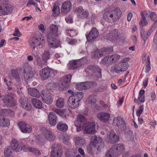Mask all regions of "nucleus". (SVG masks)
<instances>
[{"label":"nucleus","mask_w":157,"mask_h":157,"mask_svg":"<svg viewBox=\"0 0 157 157\" xmlns=\"http://www.w3.org/2000/svg\"><path fill=\"white\" fill-rule=\"evenodd\" d=\"M74 124L78 132L81 130V128L85 133L93 134L96 131L95 123L86 122V119L82 115H80L77 117V120L74 122Z\"/></svg>","instance_id":"f257e3e1"},{"label":"nucleus","mask_w":157,"mask_h":157,"mask_svg":"<svg viewBox=\"0 0 157 157\" xmlns=\"http://www.w3.org/2000/svg\"><path fill=\"white\" fill-rule=\"evenodd\" d=\"M58 26L52 24L50 26V31L48 34L47 41L49 47L56 48L59 46L60 41L57 39V33Z\"/></svg>","instance_id":"f03ea898"},{"label":"nucleus","mask_w":157,"mask_h":157,"mask_svg":"<svg viewBox=\"0 0 157 157\" xmlns=\"http://www.w3.org/2000/svg\"><path fill=\"white\" fill-rule=\"evenodd\" d=\"M104 146V142L101 138L95 136L91 137L90 144L86 147V151L90 154H94L96 150L100 151Z\"/></svg>","instance_id":"7ed1b4c3"},{"label":"nucleus","mask_w":157,"mask_h":157,"mask_svg":"<svg viewBox=\"0 0 157 157\" xmlns=\"http://www.w3.org/2000/svg\"><path fill=\"white\" fill-rule=\"evenodd\" d=\"M68 92L71 94L68 101V105L72 108H75L79 105V102L82 98L83 95L82 92H74L71 90H68Z\"/></svg>","instance_id":"20e7f679"},{"label":"nucleus","mask_w":157,"mask_h":157,"mask_svg":"<svg viewBox=\"0 0 157 157\" xmlns=\"http://www.w3.org/2000/svg\"><path fill=\"white\" fill-rule=\"evenodd\" d=\"M121 13L120 10L106 11L104 13L103 18L109 22L114 21L119 18Z\"/></svg>","instance_id":"39448f33"},{"label":"nucleus","mask_w":157,"mask_h":157,"mask_svg":"<svg viewBox=\"0 0 157 157\" xmlns=\"http://www.w3.org/2000/svg\"><path fill=\"white\" fill-rule=\"evenodd\" d=\"M127 61L126 59L122 60L121 62L112 67L111 71L117 74L125 71L129 67V64L127 62Z\"/></svg>","instance_id":"423d86ee"},{"label":"nucleus","mask_w":157,"mask_h":157,"mask_svg":"<svg viewBox=\"0 0 157 157\" xmlns=\"http://www.w3.org/2000/svg\"><path fill=\"white\" fill-rule=\"evenodd\" d=\"M45 43L44 37L40 35L36 38L32 37L30 38L29 41V44L33 50L37 48L38 46H42Z\"/></svg>","instance_id":"0eeeda50"},{"label":"nucleus","mask_w":157,"mask_h":157,"mask_svg":"<svg viewBox=\"0 0 157 157\" xmlns=\"http://www.w3.org/2000/svg\"><path fill=\"white\" fill-rule=\"evenodd\" d=\"M113 125L118 131H124L126 128V124L123 119L120 117H114L113 120Z\"/></svg>","instance_id":"6e6552de"},{"label":"nucleus","mask_w":157,"mask_h":157,"mask_svg":"<svg viewBox=\"0 0 157 157\" xmlns=\"http://www.w3.org/2000/svg\"><path fill=\"white\" fill-rule=\"evenodd\" d=\"M2 112L5 113H8L10 116L13 115L14 112L10 109H5L0 110V126L2 127H7L10 125L9 120L1 116L2 115H3V114H1Z\"/></svg>","instance_id":"1a4fd4ad"},{"label":"nucleus","mask_w":157,"mask_h":157,"mask_svg":"<svg viewBox=\"0 0 157 157\" xmlns=\"http://www.w3.org/2000/svg\"><path fill=\"white\" fill-rule=\"evenodd\" d=\"M50 157H61L62 151L61 145L58 144H52L51 148Z\"/></svg>","instance_id":"9d476101"},{"label":"nucleus","mask_w":157,"mask_h":157,"mask_svg":"<svg viewBox=\"0 0 157 157\" xmlns=\"http://www.w3.org/2000/svg\"><path fill=\"white\" fill-rule=\"evenodd\" d=\"M13 10V7L7 3H4L0 6V14L4 15L10 14L12 13Z\"/></svg>","instance_id":"9b49d317"},{"label":"nucleus","mask_w":157,"mask_h":157,"mask_svg":"<svg viewBox=\"0 0 157 157\" xmlns=\"http://www.w3.org/2000/svg\"><path fill=\"white\" fill-rule=\"evenodd\" d=\"M75 11L78 17L82 19L87 18L89 15L88 11L84 10L82 6H79L75 8Z\"/></svg>","instance_id":"f8f14e48"},{"label":"nucleus","mask_w":157,"mask_h":157,"mask_svg":"<svg viewBox=\"0 0 157 157\" xmlns=\"http://www.w3.org/2000/svg\"><path fill=\"white\" fill-rule=\"evenodd\" d=\"M3 100L7 106H13L15 105V101L13 94H11L4 96Z\"/></svg>","instance_id":"ddd939ff"},{"label":"nucleus","mask_w":157,"mask_h":157,"mask_svg":"<svg viewBox=\"0 0 157 157\" xmlns=\"http://www.w3.org/2000/svg\"><path fill=\"white\" fill-rule=\"evenodd\" d=\"M21 70L18 69H12L10 71V76L15 79L17 83H19L21 79Z\"/></svg>","instance_id":"4468645a"},{"label":"nucleus","mask_w":157,"mask_h":157,"mask_svg":"<svg viewBox=\"0 0 157 157\" xmlns=\"http://www.w3.org/2000/svg\"><path fill=\"white\" fill-rule=\"evenodd\" d=\"M107 40L112 42L118 40L120 37L118 30H111L107 36Z\"/></svg>","instance_id":"2eb2a0df"},{"label":"nucleus","mask_w":157,"mask_h":157,"mask_svg":"<svg viewBox=\"0 0 157 157\" xmlns=\"http://www.w3.org/2000/svg\"><path fill=\"white\" fill-rule=\"evenodd\" d=\"M88 68L91 70L93 72V75L94 78H101V70L98 66L90 65Z\"/></svg>","instance_id":"dca6fc26"},{"label":"nucleus","mask_w":157,"mask_h":157,"mask_svg":"<svg viewBox=\"0 0 157 157\" xmlns=\"http://www.w3.org/2000/svg\"><path fill=\"white\" fill-rule=\"evenodd\" d=\"M23 71V74L21 76H23L25 80H29L32 77L33 75L32 74L31 67L27 64L24 67Z\"/></svg>","instance_id":"f3484780"},{"label":"nucleus","mask_w":157,"mask_h":157,"mask_svg":"<svg viewBox=\"0 0 157 157\" xmlns=\"http://www.w3.org/2000/svg\"><path fill=\"white\" fill-rule=\"evenodd\" d=\"M41 132L47 140L51 141L54 140L55 136L52 134L50 130L43 128H42Z\"/></svg>","instance_id":"a211bd4d"},{"label":"nucleus","mask_w":157,"mask_h":157,"mask_svg":"<svg viewBox=\"0 0 157 157\" xmlns=\"http://www.w3.org/2000/svg\"><path fill=\"white\" fill-rule=\"evenodd\" d=\"M99 33L97 29L94 27H93L90 32L89 35H86L88 41H93L98 36Z\"/></svg>","instance_id":"6ab92c4d"},{"label":"nucleus","mask_w":157,"mask_h":157,"mask_svg":"<svg viewBox=\"0 0 157 157\" xmlns=\"http://www.w3.org/2000/svg\"><path fill=\"white\" fill-rule=\"evenodd\" d=\"M52 71L49 68L42 69L40 71V75L42 79H46L51 76Z\"/></svg>","instance_id":"aec40b11"},{"label":"nucleus","mask_w":157,"mask_h":157,"mask_svg":"<svg viewBox=\"0 0 157 157\" xmlns=\"http://www.w3.org/2000/svg\"><path fill=\"white\" fill-rule=\"evenodd\" d=\"M18 125L22 132L29 133L32 131L31 127L25 122H19L18 123Z\"/></svg>","instance_id":"412c9836"},{"label":"nucleus","mask_w":157,"mask_h":157,"mask_svg":"<svg viewBox=\"0 0 157 157\" xmlns=\"http://www.w3.org/2000/svg\"><path fill=\"white\" fill-rule=\"evenodd\" d=\"M106 140L109 143H116L119 141V137L114 132H111L109 134H107Z\"/></svg>","instance_id":"4be33fe9"},{"label":"nucleus","mask_w":157,"mask_h":157,"mask_svg":"<svg viewBox=\"0 0 157 157\" xmlns=\"http://www.w3.org/2000/svg\"><path fill=\"white\" fill-rule=\"evenodd\" d=\"M10 144L11 148L13 151L19 152L22 150L21 145L16 139H13L10 142Z\"/></svg>","instance_id":"5701e85b"},{"label":"nucleus","mask_w":157,"mask_h":157,"mask_svg":"<svg viewBox=\"0 0 157 157\" xmlns=\"http://www.w3.org/2000/svg\"><path fill=\"white\" fill-rule=\"evenodd\" d=\"M72 4L70 1L65 2L62 5L61 9V13H62L66 14L71 8Z\"/></svg>","instance_id":"b1692460"},{"label":"nucleus","mask_w":157,"mask_h":157,"mask_svg":"<svg viewBox=\"0 0 157 157\" xmlns=\"http://www.w3.org/2000/svg\"><path fill=\"white\" fill-rule=\"evenodd\" d=\"M110 114L109 113L101 112L98 113L97 118L100 121L104 122H107L109 119Z\"/></svg>","instance_id":"393cba45"},{"label":"nucleus","mask_w":157,"mask_h":157,"mask_svg":"<svg viewBox=\"0 0 157 157\" xmlns=\"http://www.w3.org/2000/svg\"><path fill=\"white\" fill-rule=\"evenodd\" d=\"M41 98L44 102L48 104H51L52 102V95L49 93H45L42 92L41 94Z\"/></svg>","instance_id":"a878e982"},{"label":"nucleus","mask_w":157,"mask_h":157,"mask_svg":"<svg viewBox=\"0 0 157 157\" xmlns=\"http://www.w3.org/2000/svg\"><path fill=\"white\" fill-rule=\"evenodd\" d=\"M48 119L49 124L52 126H55L57 123V117L54 113L51 112L48 115Z\"/></svg>","instance_id":"bb28decb"},{"label":"nucleus","mask_w":157,"mask_h":157,"mask_svg":"<svg viewBox=\"0 0 157 157\" xmlns=\"http://www.w3.org/2000/svg\"><path fill=\"white\" fill-rule=\"evenodd\" d=\"M67 67L69 70L78 68L80 67V61L78 60L71 61L68 64Z\"/></svg>","instance_id":"cd10ccee"},{"label":"nucleus","mask_w":157,"mask_h":157,"mask_svg":"<svg viewBox=\"0 0 157 157\" xmlns=\"http://www.w3.org/2000/svg\"><path fill=\"white\" fill-rule=\"evenodd\" d=\"M90 86V82H85L78 84L76 86V88L78 90H82L89 88Z\"/></svg>","instance_id":"c85d7f7f"},{"label":"nucleus","mask_w":157,"mask_h":157,"mask_svg":"<svg viewBox=\"0 0 157 157\" xmlns=\"http://www.w3.org/2000/svg\"><path fill=\"white\" fill-rule=\"evenodd\" d=\"M72 75L70 74L65 75L61 79L62 85L65 87L68 86L67 83L69 82L71 80Z\"/></svg>","instance_id":"c756f323"},{"label":"nucleus","mask_w":157,"mask_h":157,"mask_svg":"<svg viewBox=\"0 0 157 157\" xmlns=\"http://www.w3.org/2000/svg\"><path fill=\"white\" fill-rule=\"evenodd\" d=\"M28 92L31 96L33 97L38 98L40 96V94L38 90L34 88H28Z\"/></svg>","instance_id":"7c9ffc66"},{"label":"nucleus","mask_w":157,"mask_h":157,"mask_svg":"<svg viewBox=\"0 0 157 157\" xmlns=\"http://www.w3.org/2000/svg\"><path fill=\"white\" fill-rule=\"evenodd\" d=\"M114 146L118 155L124 152L125 146L123 144H120L114 145Z\"/></svg>","instance_id":"2f4dec72"},{"label":"nucleus","mask_w":157,"mask_h":157,"mask_svg":"<svg viewBox=\"0 0 157 157\" xmlns=\"http://www.w3.org/2000/svg\"><path fill=\"white\" fill-rule=\"evenodd\" d=\"M75 144L76 146L82 147L86 145V141L83 138L80 137L75 138Z\"/></svg>","instance_id":"473e14b6"},{"label":"nucleus","mask_w":157,"mask_h":157,"mask_svg":"<svg viewBox=\"0 0 157 157\" xmlns=\"http://www.w3.org/2000/svg\"><path fill=\"white\" fill-rule=\"evenodd\" d=\"M57 129L60 131L65 132L68 129V126L62 122H59L57 125Z\"/></svg>","instance_id":"72a5a7b5"},{"label":"nucleus","mask_w":157,"mask_h":157,"mask_svg":"<svg viewBox=\"0 0 157 157\" xmlns=\"http://www.w3.org/2000/svg\"><path fill=\"white\" fill-rule=\"evenodd\" d=\"M34 58L37 63V64L39 66L42 67L44 65H46L47 64V62L45 61H43V62L40 58L38 54L35 55Z\"/></svg>","instance_id":"f704fd0d"},{"label":"nucleus","mask_w":157,"mask_h":157,"mask_svg":"<svg viewBox=\"0 0 157 157\" xmlns=\"http://www.w3.org/2000/svg\"><path fill=\"white\" fill-rule=\"evenodd\" d=\"M32 103L36 108L40 109L42 108V105L41 102L36 98H33L32 100Z\"/></svg>","instance_id":"c9c22d12"},{"label":"nucleus","mask_w":157,"mask_h":157,"mask_svg":"<svg viewBox=\"0 0 157 157\" xmlns=\"http://www.w3.org/2000/svg\"><path fill=\"white\" fill-rule=\"evenodd\" d=\"M59 139L63 143L65 144L69 142L70 140L69 136L66 134L60 135L59 136Z\"/></svg>","instance_id":"e433bc0d"},{"label":"nucleus","mask_w":157,"mask_h":157,"mask_svg":"<svg viewBox=\"0 0 157 157\" xmlns=\"http://www.w3.org/2000/svg\"><path fill=\"white\" fill-rule=\"evenodd\" d=\"M126 137L128 140L134 141L136 140V136L132 131H129L127 133Z\"/></svg>","instance_id":"4c0bfd02"},{"label":"nucleus","mask_w":157,"mask_h":157,"mask_svg":"<svg viewBox=\"0 0 157 157\" xmlns=\"http://www.w3.org/2000/svg\"><path fill=\"white\" fill-rule=\"evenodd\" d=\"M141 19L139 24L141 27H143L144 26L146 25L148 23L145 18L143 12H141Z\"/></svg>","instance_id":"58836bf2"},{"label":"nucleus","mask_w":157,"mask_h":157,"mask_svg":"<svg viewBox=\"0 0 157 157\" xmlns=\"http://www.w3.org/2000/svg\"><path fill=\"white\" fill-rule=\"evenodd\" d=\"M64 105V100L63 98H60L56 101V105L59 108L63 107Z\"/></svg>","instance_id":"ea45409f"},{"label":"nucleus","mask_w":157,"mask_h":157,"mask_svg":"<svg viewBox=\"0 0 157 157\" xmlns=\"http://www.w3.org/2000/svg\"><path fill=\"white\" fill-rule=\"evenodd\" d=\"M99 50L102 56L109 53L110 52L113 51V48L112 47L104 48L101 49Z\"/></svg>","instance_id":"a19ab883"},{"label":"nucleus","mask_w":157,"mask_h":157,"mask_svg":"<svg viewBox=\"0 0 157 157\" xmlns=\"http://www.w3.org/2000/svg\"><path fill=\"white\" fill-rule=\"evenodd\" d=\"M52 10L53 14L54 16H56L59 14V8L57 4L56 3L54 4L53 9Z\"/></svg>","instance_id":"79ce46f5"},{"label":"nucleus","mask_w":157,"mask_h":157,"mask_svg":"<svg viewBox=\"0 0 157 157\" xmlns=\"http://www.w3.org/2000/svg\"><path fill=\"white\" fill-rule=\"evenodd\" d=\"M12 149L11 147L7 146L6 147L4 151V155L5 156H10L12 153Z\"/></svg>","instance_id":"37998d69"},{"label":"nucleus","mask_w":157,"mask_h":157,"mask_svg":"<svg viewBox=\"0 0 157 157\" xmlns=\"http://www.w3.org/2000/svg\"><path fill=\"white\" fill-rule=\"evenodd\" d=\"M145 65V72L147 73L149 72L151 70L150 58L148 56L147 57Z\"/></svg>","instance_id":"c03bdc74"},{"label":"nucleus","mask_w":157,"mask_h":157,"mask_svg":"<svg viewBox=\"0 0 157 157\" xmlns=\"http://www.w3.org/2000/svg\"><path fill=\"white\" fill-rule=\"evenodd\" d=\"M50 55V52L49 50L44 51L42 56L43 61L47 62V61L49 59Z\"/></svg>","instance_id":"a18cd8bd"},{"label":"nucleus","mask_w":157,"mask_h":157,"mask_svg":"<svg viewBox=\"0 0 157 157\" xmlns=\"http://www.w3.org/2000/svg\"><path fill=\"white\" fill-rule=\"evenodd\" d=\"M109 58L110 63H112L119 59L120 56L118 54H115L110 56H109Z\"/></svg>","instance_id":"49530a36"},{"label":"nucleus","mask_w":157,"mask_h":157,"mask_svg":"<svg viewBox=\"0 0 157 157\" xmlns=\"http://www.w3.org/2000/svg\"><path fill=\"white\" fill-rule=\"evenodd\" d=\"M87 102L89 104H94L96 102V98L93 95H90L87 100Z\"/></svg>","instance_id":"de8ad7c7"},{"label":"nucleus","mask_w":157,"mask_h":157,"mask_svg":"<svg viewBox=\"0 0 157 157\" xmlns=\"http://www.w3.org/2000/svg\"><path fill=\"white\" fill-rule=\"evenodd\" d=\"M66 33L67 35L71 37H74L77 35L76 32L74 30L68 29L66 30Z\"/></svg>","instance_id":"09e8293b"},{"label":"nucleus","mask_w":157,"mask_h":157,"mask_svg":"<svg viewBox=\"0 0 157 157\" xmlns=\"http://www.w3.org/2000/svg\"><path fill=\"white\" fill-rule=\"evenodd\" d=\"M141 36L142 38L144 41H145L147 39L148 35L147 33V32H145L144 31L143 29L141 30Z\"/></svg>","instance_id":"8fccbe9b"},{"label":"nucleus","mask_w":157,"mask_h":157,"mask_svg":"<svg viewBox=\"0 0 157 157\" xmlns=\"http://www.w3.org/2000/svg\"><path fill=\"white\" fill-rule=\"evenodd\" d=\"M27 99L24 96L21 97L19 99V102L22 106H24L26 102Z\"/></svg>","instance_id":"3c124183"},{"label":"nucleus","mask_w":157,"mask_h":157,"mask_svg":"<svg viewBox=\"0 0 157 157\" xmlns=\"http://www.w3.org/2000/svg\"><path fill=\"white\" fill-rule=\"evenodd\" d=\"M101 63L103 64L110 63L109 60V56H105L101 61Z\"/></svg>","instance_id":"603ef678"},{"label":"nucleus","mask_w":157,"mask_h":157,"mask_svg":"<svg viewBox=\"0 0 157 157\" xmlns=\"http://www.w3.org/2000/svg\"><path fill=\"white\" fill-rule=\"evenodd\" d=\"M36 142L39 144H42L44 143V140L42 139L40 135H38L36 137Z\"/></svg>","instance_id":"864d4df0"},{"label":"nucleus","mask_w":157,"mask_h":157,"mask_svg":"<svg viewBox=\"0 0 157 157\" xmlns=\"http://www.w3.org/2000/svg\"><path fill=\"white\" fill-rule=\"evenodd\" d=\"M72 150L71 149H67L66 152V157H73Z\"/></svg>","instance_id":"5fc2aeb1"},{"label":"nucleus","mask_w":157,"mask_h":157,"mask_svg":"<svg viewBox=\"0 0 157 157\" xmlns=\"http://www.w3.org/2000/svg\"><path fill=\"white\" fill-rule=\"evenodd\" d=\"M144 109V106L142 105L140 106L139 109L136 112V115L139 116L142 113Z\"/></svg>","instance_id":"6e6d98bb"},{"label":"nucleus","mask_w":157,"mask_h":157,"mask_svg":"<svg viewBox=\"0 0 157 157\" xmlns=\"http://www.w3.org/2000/svg\"><path fill=\"white\" fill-rule=\"evenodd\" d=\"M111 152H112L113 154L114 155H115L116 156H117L118 155L116 149L114 146V145L109 150Z\"/></svg>","instance_id":"4d7b16f0"},{"label":"nucleus","mask_w":157,"mask_h":157,"mask_svg":"<svg viewBox=\"0 0 157 157\" xmlns=\"http://www.w3.org/2000/svg\"><path fill=\"white\" fill-rule=\"evenodd\" d=\"M105 157H117V156L110 151L108 150L106 152L105 155Z\"/></svg>","instance_id":"13d9d810"},{"label":"nucleus","mask_w":157,"mask_h":157,"mask_svg":"<svg viewBox=\"0 0 157 157\" xmlns=\"http://www.w3.org/2000/svg\"><path fill=\"white\" fill-rule=\"evenodd\" d=\"M102 56L99 50H96L94 53V57L96 58H98L100 56Z\"/></svg>","instance_id":"bf43d9fd"},{"label":"nucleus","mask_w":157,"mask_h":157,"mask_svg":"<svg viewBox=\"0 0 157 157\" xmlns=\"http://www.w3.org/2000/svg\"><path fill=\"white\" fill-rule=\"evenodd\" d=\"M13 35L14 36H17L18 37L20 36H21V33L18 28H16L15 29V30Z\"/></svg>","instance_id":"052dcab7"},{"label":"nucleus","mask_w":157,"mask_h":157,"mask_svg":"<svg viewBox=\"0 0 157 157\" xmlns=\"http://www.w3.org/2000/svg\"><path fill=\"white\" fill-rule=\"evenodd\" d=\"M28 151L31 152H36L38 153L39 154H40V152L37 149H35L34 148H32L30 147H29L28 148Z\"/></svg>","instance_id":"680f3d73"},{"label":"nucleus","mask_w":157,"mask_h":157,"mask_svg":"<svg viewBox=\"0 0 157 157\" xmlns=\"http://www.w3.org/2000/svg\"><path fill=\"white\" fill-rule=\"evenodd\" d=\"M53 111L60 115H62L63 114V113L62 111L59 109L54 108L52 109Z\"/></svg>","instance_id":"e2e57ef3"},{"label":"nucleus","mask_w":157,"mask_h":157,"mask_svg":"<svg viewBox=\"0 0 157 157\" xmlns=\"http://www.w3.org/2000/svg\"><path fill=\"white\" fill-rule=\"evenodd\" d=\"M78 60V61H80V66L86 63L87 62V58L86 57H84L80 60Z\"/></svg>","instance_id":"0e129e2a"},{"label":"nucleus","mask_w":157,"mask_h":157,"mask_svg":"<svg viewBox=\"0 0 157 157\" xmlns=\"http://www.w3.org/2000/svg\"><path fill=\"white\" fill-rule=\"evenodd\" d=\"M55 57L57 59V60L60 62L63 60L62 57L59 54L56 53L55 54Z\"/></svg>","instance_id":"69168bd1"},{"label":"nucleus","mask_w":157,"mask_h":157,"mask_svg":"<svg viewBox=\"0 0 157 157\" xmlns=\"http://www.w3.org/2000/svg\"><path fill=\"white\" fill-rule=\"evenodd\" d=\"M31 5H33L35 6H36V4L35 2L33 1V0H29L27 4V6H29Z\"/></svg>","instance_id":"338daca9"},{"label":"nucleus","mask_w":157,"mask_h":157,"mask_svg":"<svg viewBox=\"0 0 157 157\" xmlns=\"http://www.w3.org/2000/svg\"><path fill=\"white\" fill-rule=\"evenodd\" d=\"M22 107L27 110H30L32 108L31 105L28 103H26L25 105V104L24 106Z\"/></svg>","instance_id":"774afa93"}]
</instances>
